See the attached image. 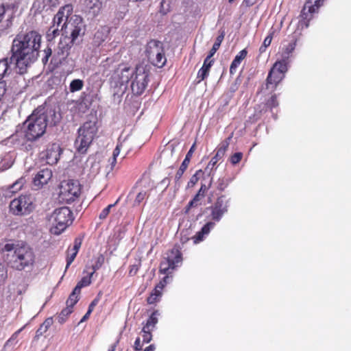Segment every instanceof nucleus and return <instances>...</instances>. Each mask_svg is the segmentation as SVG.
I'll list each match as a JSON object with an SVG mask.
<instances>
[{
    "mask_svg": "<svg viewBox=\"0 0 351 351\" xmlns=\"http://www.w3.org/2000/svg\"><path fill=\"white\" fill-rule=\"evenodd\" d=\"M41 36L36 31L18 34L12 42V58L18 73L23 74L38 58Z\"/></svg>",
    "mask_w": 351,
    "mask_h": 351,
    "instance_id": "f257e3e1",
    "label": "nucleus"
},
{
    "mask_svg": "<svg viewBox=\"0 0 351 351\" xmlns=\"http://www.w3.org/2000/svg\"><path fill=\"white\" fill-rule=\"evenodd\" d=\"M73 12V6L67 4L62 7L54 16L53 25L47 32V38L52 39L59 34V31L62 35L71 36L73 40H77L84 34V25L82 19L77 15L69 16Z\"/></svg>",
    "mask_w": 351,
    "mask_h": 351,
    "instance_id": "f03ea898",
    "label": "nucleus"
},
{
    "mask_svg": "<svg viewBox=\"0 0 351 351\" xmlns=\"http://www.w3.org/2000/svg\"><path fill=\"white\" fill-rule=\"evenodd\" d=\"M3 250L8 252L7 259L12 268L22 271L34 265L35 256L33 250L23 243H7Z\"/></svg>",
    "mask_w": 351,
    "mask_h": 351,
    "instance_id": "7ed1b4c3",
    "label": "nucleus"
},
{
    "mask_svg": "<svg viewBox=\"0 0 351 351\" xmlns=\"http://www.w3.org/2000/svg\"><path fill=\"white\" fill-rule=\"evenodd\" d=\"M47 125V115L43 108H36L24 122L25 135L28 141H34L44 134Z\"/></svg>",
    "mask_w": 351,
    "mask_h": 351,
    "instance_id": "20e7f679",
    "label": "nucleus"
},
{
    "mask_svg": "<svg viewBox=\"0 0 351 351\" xmlns=\"http://www.w3.org/2000/svg\"><path fill=\"white\" fill-rule=\"evenodd\" d=\"M72 212L66 206L56 208L48 218L50 232L59 235L72 223Z\"/></svg>",
    "mask_w": 351,
    "mask_h": 351,
    "instance_id": "39448f33",
    "label": "nucleus"
},
{
    "mask_svg": "<svg viewBox=\"0 0 351 351\" xmlns=\"http://www.w3.org/2000/svg\"><path fill=\"white\" fill-rule=\"evenodd\" d=\"M97 128L95 121H87L78 129V136L75 141V145L77 151L82 154L86 152L92 143Z\"/></svg>",
    "mask_w": 351,
    "mask_h": 351,
    "instance_id": "423d86ee",
    "label": "nucleus"
},
{
    "mask_svg": "<svg viewBox=\"0 0 351 351\" xmlns=\"http://www.w3.org/2000/svg\"><path fill=\"white\" fill-rule=\"evenodd\" d=\"M58 189L60 201L66 204L75 202L81 194V186L77 180H63L60 182Z\"/></svg>",
    "mask_w": 351,
    "mask_h": 351,
    "instance_id": "0eeeda50",
    "label": "nucleus"
},
{
    "mask_svg": "<svg viewBox=\"0 0 351 351\" xmlns=\"http://www.w3.org/2000/svg\"><path fill=\"white\" fill-rule=\"evenodd\" d=\"M146 56L149 62L158 67H162L167 61L165 56L163 44L158 40H150L146 47Z\"/></svg>",
    "mask_w": 351,
    "mask_h": 351,
    "instance_id": "6e6552de",
    "label": "nucleus"
},
{
    "mask_svg": "<svg viewBox=\"0 0 351 351\" xmlns=\"http://www.w3.org/2000/svg\"><path fill=\"white\" fill-rule=\"evenodd\" d=\"M33 209V201L29 195H21L10 204V210L14 215H28Z\"/></svg>",
    "mask_w": 351,
    "mask_h": 351,
    "instance_id": "1a4fd4ad",
    "label": "nucleus"
},
{
    "mask_svg": "<svg viewBox=\"0 0 351 351\" xmlns=\"http://www.w3.org/2000/svg\"><path fill=\"white\" fill-rule=\"evenodd\" d=\"M135 70L125 64H121L114 70L110 82L114 86H123L128 83L133 78Z\"/></svg>",
    "mask_w": 351,
    "mask_h": 351,
    "instance_id": "9d476101",
    "label": "nucleus"
},
{
    "mask_svg": "<svg viewBox=\"0 0 351 351\" xmlns=\"http://www.w3.org/2000/svg\"><path fill=\"white\" fill-rule=\"evenodd\" d=\"M148 74L143 66H136L133 78L131 79V88L132 92L136 95H141L145 90L147 85Z\"/></svg>",
    "mask_w": 351,
    "mask_h": 351,
    "instance_id": "9b49d317",
    "label": "nucleus"
},
{
    "mask_svg": "<svg viewBox=\"0 0 351 351\" xmlns=\"http://www.w3.org/2000/svg\"><path fill=\"white\" fill-rule=\"evenodd\" d=\"M182 262L181 254L178 249H173L161 262L160 272L168 274Z\"/></svg>",
    "mask_w": 351,
    "mask_h": 351,
    "instance_id": "f8f14e48",
    "label": "nucleus"
},
{
    "mask_svg": "<svg viewBox=\"0 0 351 351\" xmlns=\"http://www.w3.org/2000/svg\"><path fill=\"white\" fill-rule=\"evenodd\" d=\"M324 0H309L305 5L300 14L301 19L299 21V26L307 27L308 21L311 19V14L317 12L320 6L323 5Z\"/></svg>",
    "mask_w": 351,
    "mask_h": 351,
    "instance_id": "ddd939ff",
    "label": "nucleus"
},
{
    "mask_svg": "<svg viewBox=\"0 0 351 351\" xmlns=\"http://www.w3.org/2000/svg\"><path fill=\"white\" fill-rule=\"evenodd\" d=\"M208 209L210 210V217L213 221H219L223 215L228 212V200L224 195L219 197L215 204Z\"/></svg>",
    "mask_w": 351,
    "mask_h": 351,
    "instance_id": "4468645a",
    "label": "nucleus"
},
{
    "mask_svg": "<svg viewBox=\"0 0 351 351\" xmlns=\"http://www.w3.org/2000/svg\"><path fill=\"white\" fill-rule=\"evenodd\" d=\"M52 177V171L48 168L41 169L37 172L33 178V184L36 189L42 188L47 184Z\"/></svg>",
    "mask_w": 351,
    "mask_h": 351,
    "instance_id": "2eb2a0df",
    "label": "nucleus"
},
{
    "mask_svg": "<svg viewBox=\"0 0 351 351\" xmlns=\"http://www.w3.org/2000/svg\"><path fill=\"white\" fill-rule=\"evenodd\" d=\"M61 153V149L58 144L50 145L45 152V156L47 164L53 165L58 162Z\"/></svg>",
    "mask_w": 351,
    "mask_h": 351,
    "instance_id": "dca6fc26",
    "label": "nucleus"
},
{
    "mask_svg": "<svg viewBox=\"0 0 351 351\" xmlns=\"http://www.w3.org/2000/svg\"><path fill=\"white\" fill-rule=\"evenodd\" d=\"M229 146L228 140L223 142L220 147L217 149L216 154L213 157L210 161L208 162L205 171H209L210 173L211 171L215 168V166L217 162L221 160L225 155V153Z\"/></svg>",
    "mask_w": 351,
    "mask_h": 351,
    "instance_id": "f3484780",
    "label": "nucleus"
},
{
    "mask_svg": "<svg viewBox=\"0 0 351 351\" xmlns=\"http://www.w3.org/2000/svg\"><path fill=\"white\" fill-rule=\"evenodd\" d=\"M64 37L61 38L57 49V53L61 56L62 58L66 57L71 45L75 43L76 40H73L71 36L63 35Z\"/></svg>",
    "mask_w": 351,
    "mask_h": 351,
    "instance_id": "a211bd4d",
    "label": "nucleus"
},
{
    "mask_svg": "<svg viewBox=\"0 0 351 351\" xmlns=\"http://www.w3.org/2000/svg\"><path fill=\"white\" fill-rule=\"evenodd\" d=\"M12 61H14L12 56L10 58H5L0 60V88H5V84L3 82V79L10 73V64Z\"/></svg>",
    "mask_w": 351,
    "mask_h": 351,
    "instance_id": "6ab92c4d",
    "label": "nucleus"
},
{
    "mask_svg": "<svg viewBox=\"0 0 351 351\" xmlns=\"http://www.w3.org/2000/svg\"><path fill=\"white\" fill-rule=\"evenodd\" d=\"M195 145L193 144L191 146V147L190 148V149L189 150L188 153L186 155V157H185L184 160H183V162L181 164L179 169L178 170V171H177V173L176 174V176H175V180H176V182H178L180 181V180L181 179L184 172L187 169L188 165H189V162H190V160H191V156H192V155L193 154V152L195 150Z\"/></svg>",
    "mask_w": 351,
    "mask_h": 351,
    "instance_id": "aec40b11",
    "label": "nucleus"
},
{
    "mask_svg": "<svg viewBox=\"0 0 351 351\" xmlns=\"http://www.w3.org/2000/svg\"><path fill=\"white\" fill-rule=\"evenodd\" d=\"M210 56H207L204 61L203 65L197 73V78L198 79L197 83L204 80L208 75L210 69L213 64V60H211Z\"/></svg>",
    "mask_w": 351,
    "mask_h": 351,
    "instance_id": "412c9836",
    "label": "nucleus"
},
{
    "mask_svg": "<svg viewBox=\"0 0 351 351\" xmlns=\"http://www.w3.org/2000/svg\"><path fill=\"white\" fill-rule=\"evenodd\" d=\"M215 223L209 221L206 223L202 228V230L196 233L193 237L195 243H198L204 239L205 235L208 234L210 231L214 228Z\"/></svg>",
    "mask_w": 351,
    "mask_h": 351,
    "instance_id": "4be33fe9",
    "label": "nucleus"
},
{
    "mask_svg": "<svg viewBox=\"0 0 351 351\" xmlns=\"http://www.w3.org/2000/svg\"><path fill=\"white\" fill-rule=\"evenodd\" d=\"M207 189L208 188L205 184H202L197 193L195 195L193 199L189 202L187 206V210H189L192 207L197 206L200 200L204 197L205 193L207 191Z\"/></svg>",
    "mask_w": 351,
    "mask_h": 351,
    "instance_id": "5701e85b",
    "label": "nucleus"
},
{
    "mask_svg": "<svg viewBox=\"0 0 351 351\" xmlns=\"http://www.w3.org/2000/svg\"><path fill=\"white\" fill-rule=\"evenodd\" d=\"M282 74L279 75L278 73H271V70L269 71L267 79V88H274L275 86L283 79Z\"/></svg>",
    "mask_w": 351,
    "mask_h": 351,
    "instance_id": "b1692460",
    "label": "nucleus"
},
{
    "mask_svg": "<svg viewBox=\"0 0 351 351\" xmlns=\"http://www.w3.org/2000/svg\"><path fill=\"white\" fill-rule=\"evenodd\" d=\"M246 56L247 51L245 49H243L235 56L230 67V72L231 74H233L236 72L237 67L241 64V61L246 57Z\"/></svg>",
    "mask_w": 351,
    "mask_h": 351,
    "instance_id": "393cba45",
    "label": "nucleus"
},
{
    "mask_svg": "<svg viewBox=\"0 0 351 351\" xmlns=\"http://www.w3.org/2000/svg\"><path fill=\"white\" fill-rule=\"evenodd\" d=\"M287 71V60L277 61L271 68V73H278L279 75H283Z\"/></svg>",
    "mask_w": 351,
    "mask_h": 351,
    "instance_id": "a878e982",
    "label": "nucleus"
},
{
    "mask_svg": "<svg viewBox=\"0 0 351 351\" xmlns=\"http://www.w3.org/2000/svg\"><path fill=\"white\" fill-rule=\"evenodd\" d=\"M159 315V313L158 311H155L152 313L150 317L147 321L146 324L143 326L145 328V330H153L155 328L156 324L158 323V317Z\"/></svg>",
    "mask_w": 351,
    "mask_h": 351,
    "instance_id": "bb28decb",
    "label": "nucleus"
},
{
    "mask_svg": "<svg viewBox=\"0 0 351 351\" xmlns=\"http://www.w3.org/2000/svg\"><path fill=\"white\" fill-rule=\"evenodd\" d=\"M295 45H296V40H294V41L290 43L287 46H285V47H283L282 53H281L282 59L287 60L289 58L290 55L294 51Z\"/></svg>",
    "mask_w": 351,
    "mask_h": 351,
    "instance_id": "cd10ccee",
    "label": "nucleus"
},
{
    "mask_svg": "<svg viewBox=\"0 0 351 351\" xmlns=\"http://www.w3.org/2000/svg\"><path fill=\"white\" fill-rule=\"evenodd\" d=\"M13 157L10 154H6L0 161V169L2 171L9 169L13 164Z\"/></svg>",
    "mask_w": 351,
    "mask_h": 351,
    "instance_id": "c85d7f7f",
    "label": "nucleus"
},
{
    "mask_svg": "<svg viewBox=\"0 0 351 351\" xmlns=\"http://www.w3.org/2000/svg\"><path fill=\"white\" fill-rule=\"evenodd\" d=\"M223 38H224V33L221 32V34L217 37L216 40H215L214 45H213L212 49H210L209 54L208 56H210V57H213L214 56V54L216 53V51L219 48Z\"/></svg>",
    "mask_w": 351,
    "mask_h": 351,
    "instance_id": "c756f323",
    "label": "nucleus"
},
{
    "mask_svg": "<svg viewBox=\"0 0 351 351\" xmlns=\"http://www.w3.org/2000/svg\"><path fill=\"white\" fill-rule=\"evenodd\" d=\"M168 278V276H165L164 278H163V280L160 281L155 287V289H154L153 292L152 293H153L154 295H156V297H158L159 299L161 297L162 295V291L163 289V288L165 287V286L167 284V279Z\"/></svg>",
    "mask_w": 351,
    "mask_h": 351,
    "instance_id": "7c9ffc66",
    "label": "nucleus"
},
{
    "mask_svg": "<svg viewBox=\"0 0 351 351\" xmlns=\"http://www.w3.org/2000/svg\"><path fill=\"white\" fill-rule=\"evenodd\" d=\"M84 86V82L82 80L76 79L71 81L70 84V91L73 93L76 91H79L82 89Z\"/></svg>",
    "mask_w": 351,
    "mask_h": 351,
    "instance_id": "2f4dec72",
    "label": "nucleus"
},
{
    "mask_svg": "<svg viewBox=\"0 0 351 351\" xmlns=\"http://www.w3.org/2000/svg\"><path fill=\"white\" fill-rule=\"evenodd\" d=\"M73 312L71 307H66L64 308L58 317V320L60 324H63L66 320L68 316Z\"/></svg>",
    "mask_w": 351,
    "mask_h": 351,
    "instance_id": "473e14b6",
    "label": "nucleus"
},
{
    "mask_svg": "<svg viewBox=\"0 0 351 351\" xmlns=\"http://www.w3.org/2000/svg\"><path fill=\"white\" fill-rule=\"evenodd\" d=\"M26 180L24 177H21L19 180H17L13 184L10 186V192L16 193L18 191L21 190L23 187V184L25 183Z\"/></svg>",
    "mask_w": 351,
    "mask_h": 351,
    "instance_id": "72a5a7b5",
    "label": "nucleus"
},
{
    "mask_svg": "<svg viewBox=\"0 0 351 351\" xmlns=\"http://www.w3.org/2000/svg\"><path fill=\"white\" fill-rule=\"evenodd\" d=\"M8 278V268L7 266L2 263H0V285H3Z\"/></svg>",
    "mask_w": 351,
    "mask_h": 351,
    "instance_id": "f704fd0d",
    "label": "nucleus"
},
{
    "mask_svg": "<svg viewBox=\"0 0 351 351\" xmlns=\"http://www.w3.org/2000/svg\"><path fill=\"white\" fill-rule=\"evenodd\" d=\"M148 193L147 191H140L134 200V205H139L144 199H145L148 197Z\"/></svg>",
    "mask_w": 351,
    "mask_h": 351,
    "instance_id": "c9c22d12",
    "label": "nucleus"
},
{
    "mask_svg": "<svg viewBox=\"0 0 351 351\" xmlns=\"http://www.w3.org/2000/svg\"><path fill=\"white\" fill-rule=\"evenodd\" d=\"M93 272H90L86 276H84L80 282H78V285L82 288L86 286H88L91 283V278L93 275Z\"/></svg>",
    "mask_w": 351,
    "mask_h": 351,
    "instance_id": "e433bc0d",
    "label": "nucleus"
},
{
    "mask_svg": "<svg viewBox=\"0 0 351 351\" xmlns=\"http://www.w3.org/2000/svg\"><path fill=\"white\" fill-rule=\"evenodd\" d=\"M202 173V170H198L196 171V173L193 175L190 179V180L189 181L188 184H187V187L188 188H192L193 187L195 184L198 182L199 180V174H201Z\"/></svg>",
    "mask_w": 351,
    "mask_h": 351,
    "instance_id": "4c0bfd02",
    "label": "nucleus"
},
{
    "mask_svg": "<svg viewBox=\"0 0 351 351\" xmlns=\"http://www.w3.org/2000/svg\"><path fill=\"white\" fill-rule=\"evenodd\" d=\"M117 202H118V200L114 204H110L106 208L103 209L99 215V218L101 220L105 219L107 217V216L108 215V214L110 213V209L112 207H114L117 204Z\"/></svg>",
    "mask_w": 351,
    "mask_h": 351,
    "instance_id": "58836bf2",
    "label": "nucleus"
},
{
    "mask_svg": "<svg viewBox=\"0 0 351 351\" xmlns=\"http://www.w3.org/2000/svg\"><path fill=\"white\" fill-rule=\"evenodd\" d=\"M77 253H76L73 251H71V249L68 250L66 269H67L69 267V265L73 263V261L75 260V258L77 256Z\"/></svg>",
    "mask_w": 351,
    "mask_h": 351,
    "instance_id": "ea45409f",
    "label": "nucleus"
},
{
    "mask_svg": "<svg viewBox=\"0 0 351 351\" xmlns=\"http://www.w3.org/2000/svg\"><path fill=\"white\" fill-rule=\"evenodd\" d=\"M217 189L220 191H223L228 186L229 182L228 180L222 178H219L217 180Z\"/></svg>",
    "mask_w": 351,
    "mask_h": 351,
    "instance_id": "a19ab883",
    "label": "nucleus"
},
{
    "mask_svg": "<svg viewBox=\"0 0 351 351\" xmlns=\"http://www.w3.org/2000/svg\"><path fill=\"white\" fill-rule=\"evenodd\" d=\"M78 300L77 295L71 293L66 300V307H71L73 309V306L77 302Z\"/></svg>",
    "mask_w": 351,
    "mask_h": 351,
    "instance_id": "79ce46f5",
    "label": "nucleus"
},
{
    "mask_svg": "<svg viewBox=\"0 0 351 351\" xmlns=\"http://www.w3.org/2000/svg\"><path fill=\"white\" fill-rule=\"evenodd\" d=\"M170 10V5L169 0H162L160 3V12L162 14H167Z\"/></svg>",
    "mask_w": 351,
    "mask_h": 351,
    "instance_id": "37998d69",
    "label": "nucleus"
},
{
    "mask_svg": "<svg viewBox=\"0 0 351 351\" xmlns=\"http://www.w3.org/2000/svg\"><path fill=\"white\" fill-rule=\"evenodd\" d=\"M152 330H145V328H143L142 332H143V343H149L152 340Z\"/></svg>",
    "mask_w": 351,
    "mask_h": 351,
    "instance_id": "c03bdc74",
    "label": "nucleus"
},
{
    "mask_svg": "<svg viewBox=\"0 0 351 351\" xmlns=\"http://www.w3.org/2000/svg\"><path fill=\"white\" fill-rule=\"evenodd\" d=\"M124 147V141L120 142L119 141L115 149H114L112 152V157L117 160V157L120 155L121 150Z\"/></svg>",
    "mask_w": 351,
    "mask_h": 351,
    "instance_id": "a18cd8bd",
    "label": "nucleus"
},
{
    "mask_svg": "<svg viewBox=\"0 0 351 351\" xmlns=\"http://www.w3.org/2000/svg\"><path fill=\"white\" fill-rule=\"evenodd\" d=\"M104 262V257L103 255H99L96 260L95 263L93 265V272L95 273V271L97 269H99L101 265H103Z\"/></svg>",
    "mask_w": 351,
    "mask_h": 351,
    "instance_id": "49530a36",
    "label": "nucleus"
},
{
    "mask_svg": "<svg viewBox=\"0 0 351 351\" xmlns=\"http://www.w3.org/2000/svg\"><path fill=\"white\" fill-rule=\"evenodd\" d=\"M242 157H243V154L241 152H237V153H235L234 154H233L230 157V160L232 165H236L241 161V160L242 159Z\"/></svg>",
    "mask_w": 351,
    "mask_h": 351,
    "instance_id": "de8ad7c7",
    "label": "nucleus"
},
{
    "mask_svg": "<svg viewBox=\"0 0 351 351\" xmlns=\"http://www.w3.org/2000/svg\"><path fill=\"white\" fill-rule=\"evenodd\" d=\"M43 2L45 3L44 7H48L47 8H49L56 6L58 3V0H43Z\"/></svg>",
    "mask_w": 351,
    "mask_h": 351,
    "instance_id": "09e8293b",
    "label": "nucleus"
},
{
    "mask_svg": "<svg viewBox=\"0 0 351 351\" xmlns=\"http://www.w3.org/2000/svg\"><path fill=\"white\" fill-rule=\"evenodd\" d=\"M108 162H109V165L107 167L108 169V173L110 171H112L115 166H116V164L117 162V160L111 157L109 160H108Z\"/></svg>",
    "mask_w": 351,
    "mask_h": 351,
    "instance_id": "8fccbe9b",
    "label": "nucleus"
},
{
    "mask_svg": "<svg viewBox=\"0 0 351 351\" xmlns=\"http://www.w3.org/2000/svg\"><path fill=\"white\" fill-rule=\"evenodd\" d=\"M53 324V319L52 317H49L45 319V321L42 324L43 327H44V330H48L49 328Z\"/></svg>",
    "mask_w": 351,
    "mask_h": 351,
    "instance_id": "3c124183",
    "label": "nucleus"
},
{
    "mask_svg": "<svg viewBox=\"0 0 351 351\" xmlns=\"http://www.w3.org/2000/svg\"><path fill=\"white\" fill-rule=\"evenodd\" d=\"M8 8V6H5L4 4H1L0 5V23L3 21L6 10Z\"/></svg>",
    "mask_w": 351,
    "mask_h": 351,
    "instance_id": "603ef678",
    "label": "nucleus"
},
{
    "mask_svg": "<svg viewBox=\"0 0 351 351\" xmlns=\"http://www.w3.org/2000/svg\"><path fill=\"white\" fill-rule=\"evenodd\" d=\"M267 105L271 108L276 107L278 106L276 97L275 95L271 96V97L267 102Z\"/></svg>",
    "mask_w": 351,
    "mask_h": 351,
    "instance_id": "864d4df0",
    "label": "nucleus"
},
{
    "mask_svg": "<svg viewBox=\"0 0 351 351\" xmlns=\"http://www.w3.org/2000/svg\"><path fill=\"white\" fill-rule=\"evenodd\" d=\"M143 346V343H141V339L139 337H137L135 342H134V350L136 351H139L142 349Z\"/></svg>",
    "mask_w": 351,
    "mask_h": 351,
    "instance_id": "5fc2aeb1",
    "label": "nucleus"
},
{
    "mask_svg": "<svg viewBox=\"0 0 351 351\" xmlns=\"http://www.w3.org/2000/svg\"><path fill=\"white\" fill-rule=\"evenodd\" d=\"M51 52H52V51L50 48H47V49H45L44 53H45V56L43 58V62L44 63H46L48 61L49 58L51 55Z\"/></svg>",
    "mask_w": 351,
    "mask_h": 351,
    "instance_id": "6e6d98bb",
    "label": "nucleus"
},
{
    "mask_svg": "<svg viewBox=\"0 0 351 351\" xmlns=\"http://www.w3.org/2000/svg\"><path fill=\"white\" fill-rule=\"evenodd\" d=\"M147 302L149 304H152L156 303L159 300V298L154 295L153 293H151V295L147 298Z\"/></svg>",
    "mask_w": 351,
    "mask_h": 351,
    "instance_id": "4d7b16f0",
    "label": "nucleus"
},
{
    "mask_svg": "<svg viewBox=\"0 0 351 351\" xmlns=\"http://www.w3.org/2000/svg\"><path fill=\"white\" fill-rule=\"evenodd\" d=\"M81 244H82L81 241L76 239L74 242V245H73V248L71 249V251H73V252L77 253L81 247Z\"/></svg>",
    "mask_w": 351,
    "mask_h": 351,
    "instance_id": "13d9d810",
    "label": "nucleus"
},
{
    "mask_svg": "<svg viewBox=\"0 0 351 351\" xmlns=\"http://www.w3.org/2000/svg\"><path fill=\"white\" fill-rule=\"evenodd\" d=\"M271 40H272V34H269L264 40L263 41V45L265 46V47H268L270 45L271 43Z\"/></svg>",
    "mask_w": 351,
    "mask_h": 351,
    "instance_id": "bf43d9fd",
    "label": "nucleus"
},
{
    "mask_svg": "<svg viewBox=\"0 0 351 351\" xmlns=\"http://www.w3.org/2000/svg\"><path fill=\"white\" fill-rule=\"evenodd\" d=\"M99 300V298H96L95 299H94L93 300V302L90 303V304L88 306L89 311H90L91 312L93 311L94 307L97 304Z\"/></svg>",
    "mask_w": 351,
    "mask_h": 351,
    "instance_id": "052dcab7",
    "label": "nucleus"
},
{
    "mask_svg": "<svg viewBox=\"0 0 351 351\" xmlns=\"http://www.w3.org/2000/svg\"><path fill=\"white\" fill-rule=\"evenodd\" d=\"M257 0H243V5L245 6H252L256 3Z\"/></svg>",
    "mask_w": 351,
    "mask_h": 351,
    "instance_id": "680f3d73",
    "label": "nucleus"
},
{
    "mask_svg": "<svg viewBox=\"0 0 351 351\" xmlns=\"http://www.w3.org/2000/svg\"><path fill=\"white\" fill-rule=\"evenodd\" d=\"M81 289L82 287L78 284H77L71 293L78 296L80 293Z\"/></svg>",
    "mask_w": 351,
    "mask_h": 351,
    "instance_id": "e2e57ef3",
    "label": "nucleus"
},
{
    "mask_svg": "<svg viewBox=\"0 0 351 351\" xmlns=\"http://www.w3.org/2000/svg\"><path fill=\"white\" fill-rule=\"evenodd\" d=\"M47 330H44V327L43 325L40 326V328L37 330L36 333L38 335H43Z\"/></svg>",
    "mask_w": 351,
    "mask_h": 351,
    "instance_id": "0e129e2a",
    "label": "nucleus"
},
{
    "mask_svg": "<svg viewBox=\"0 0 351 351\" xmlns=\"http://www.w3.org/2000/svg\"><path fill=\"white\" fill-rule=\"evenodd\" d=\"M90 313H91V311L88 310V311L86 313V314L83 316V317L80 320V323H82V322H84L85 320H86L89 317V315H90Z\"/></svg>",
    "mask_w": 351,
    "mask_h": 351,
    "instance_id": "69168bd1",
    "label": "nucleus"
},
{
    "mask_svg": "<svg viewBox=\"0 0 351 351\" xmlns=\"http://www.w3.org/2000/svg\"><path fill=\"white\" fill-rule=\"evenodd\" d=\"M155 350V346L154 345H150L147 346L144 351H154Z\"/></svg>",
    "mask_w": 351,
    "mask_h": 351,
    "instance_id": "338daca9",
    "label": "nucleus"
},
{
    "mask_svg": "<svg viewBox=\"0 0 351 351\" xmlns=\"http://www.w3.org/2000/svg\"><path fill=\"white\" fill-rule=\"evenodd\" d=\"M266 48H267V47H265V46H264V45H262L260 47V48H259V52H260L261 53H264V52L265 51V50H266Z\"/></svg>",
    "mask_w": 351,
    "mask_h": 351,
    "instance_id": "774afa93",
    "label": "nucleus"
}]
</instances>
